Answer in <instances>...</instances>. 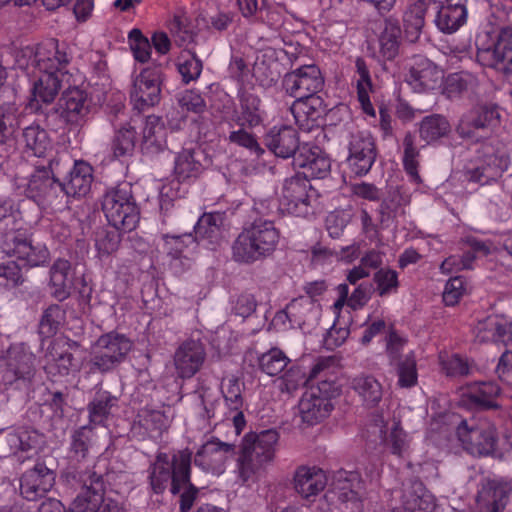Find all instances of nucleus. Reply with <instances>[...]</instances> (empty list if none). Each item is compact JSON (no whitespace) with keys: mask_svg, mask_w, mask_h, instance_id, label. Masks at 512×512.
<instances>
[{"mask_svg":"<svg viewBox=\"0 0 512 512\" xmlns=\"http://www.w3.org/2000/svg\"><path fill=\"white\" fill-rule=\"evenodd\" d=\"M234 454V446L217 439L207 440L196 452L194 463L207 473L223 474Z\"/></svg>","mask_w":512,"mask_h":512,"instance_id":"obj_17","label":"nucleus"},{"mask_svg":"<svg viewBox=\"0 0 512 512\" xmlns=\"http://www.w3.org/2000/svg\"><path fill=\"white\" fill-rule=\"evenodd\" d=\"M163 249L166 252L167 265L170 270L181 275L192 267L194 253L197 247L196 240L191 234L182 236H163Z\"/></svg>","mask_w":512,"mask_h":512,"instance_id":"obj_16","label":"nucleus"},{"mask_svg":"<svg viewBox=\"0 0 512 512\" xmlns=\"http://www.w3.org/2000/svg\"><path fill=\"white\" fill-rule=\"evenodd\" d=\"M267 147L278 157L289 158L294 155L298 146L296 131L290 126L273 127L266 135Z\"/></svg>","mask_w":512,"mask_h":512,"instance_id":"obj_37","label":"nucleus"},{"mask_svg":"<svg viewBox=\"0 0 512 512\" xmlns=\"http://www.w3.org/2000/svg\"><path fill=\"white\" fill-rule=\"evenodd\" d=\"M284 86L294 97L316 95L323 86V78L316 65H304L286 74Z\"/></svg>","mask_w":512,"mask_h":512,"instance_id":"obj_22","label":"nucleus"},{"mask_svg":"<svg viewBox=\"0 0 512 512\" xmlns=\"http://www.w3.org/2000/svg\"><path fill=\"white\" fill-rule=\"evenodd\" d=\"M467 14V9L464 4L452 3L450 0H445L438 3V10L434 22L441 32L452 34L466 23Z\"/></svg>","mask_w":512,"mask_h":512,"instance_id":"obj_34","label":"nucleus"},{"mask_svg":"<svg viewBox=\"0 0 512 512\" xmlns=\"http://www.w3.org/2000/svg\"><path fill=\"white\" fill-rule=\"evenodd\" d=\"M293 485L302 498L309 499L325 489L327 476L324 470L317 466H300L294 473Z\"/></svg>","mask_w":512,"mask_h":512,"instance_id":"obj_33","label":"nucleus"},{"mask_svg":"<svg viewBox=\"0 0 512 512\" xmlns=\"http://www.w3.org/2000/svg\"><path fill=\"white\" fill-rule=\"evenodd\" d=\"M480 341H493L505 345L512 344V320L500 314L489 315L478 322L475 328Z\"/></svg>","mask_w":512,"mask_h":512,"instance_id":"obj_30","label":"nucleus"},{"mask_svg":"<svg viewBox=\"0 0 512 512\" xmlns=\"http://www.w3.org/2000/svg\"><path fill=\"white\" fill-rule=\"evenodd\" d=\"M279 435L266 430L258 435H246L236 460L235 473L245 485L257 483L275 457Z\"/></svg>","mask_w":512,"mask_h":512,"instance_id":"obj_3","label":"nucleus"},{"mask_svg":"<svg viewBox=\"0 0 512 512\" xmlns=\"http://www.w3.org/2000/svg\"><path fill=\"white\" fill-rule=\"evenodd\" d=\"M396 367L398 381L397 384L401 388H410L417 384L418 373L416 359L413 352L407 353L402 360L394 363Z\"/></svg>","mask_w":512,"mask_h":512,"instance_id":"obj_51","label":"nucleus"},{"mask_svg":"<svg viewBox=\"0 0 512 512\" xmlns=\"http://www.w3.org/2000/svg\"><path fill=\"white\" fill-rule=\"evenodd\" d=\"M294 165L301 169L302 178H324L331 169V162L328 156L319 148L303 144L299 147L294 156Z\"/></svg>","mask_w":512,"mask_h":512,"instance_id":"obj_23","label":"nucleus"},{"mask_svg":"<svg viewBox=\"0 0 512 512\" xmlns=\"http://www.w3.org/2000/svg\"><path fill=\"white\" fill-rule=\"evenodd\" d=\"M161 71L158 67H147L134 78L130 93L131 103L138 111L154 107L161 97Z\"/></svg>","mask_w":512,"mask_h":512,"instance_id":"obj_13","label":"nucleus"},{"mask_svg":"<svg viewBox=\"0 0 512 512\" xmlns=\"http://www.w3.org/2000/svg\"><path fill=\"white\" fill-rule=\"evenodd\" d=\"M178 71L183 80L188 83L197 79L202 71V63L190 52L182 53L178 60Z\"/></svg>","mask_w":512,"mask_h":512,"instance_id":"obj_61","label":"nucleus"},{"mask_svg":"<svg viewBox=\"0 0 512 512\" xmlns=\"http://www.w3.org/2000/svg\"><path fill=\"white\" fill-rule=\"evenodd\" d=\"M139 142L137 120L132 119L116 129L110 144L113 157L116 159L130 158L133 156Z\"/></svg>","mask_w":512,"mask_h":512,"instance_id":"obj_35","label":"nucleus"},{"mask_svg":"<svg viewBox=\"0 0 512 512\" xmlns=\"http://www.w3.org/2000/svg\"><path fill=\"white\" fill-rule=\"evenodd\" d=\"M205 359V351L198 341H187L175 352L174 366L182 378H190L201 368Z\"/></svg>","mask_w":512,"mask_h":512,"instance_id":"obj_32","label":"nucleus"},{"mask_svg":"<svg viewBox=\"0 0 512 512\" xmlns=\"http://www.w3.org/2000/svg\"><path fill=\"white\" fill-rule=\"evenodd\" d=\"M50 168L51 171L45 168L36 170L27 186L28 197L33 198L43 207L51 206L62 193L61 184L55 180L59 171L54 163L51 164Z\"/></svg>","mask_w":512,"mask_h":512,"instance_id":"obj_20","label":"nucleus"},{"mask_svg":"<svg viewBox=\"0 0 512 512\" xmlns=\"http://www.w3.org/2000/svg\"><path fill=\"white\" fill-rule=\"evenodd\" d=\"M356 80L358 100L363 111L372 117H375V110L370 102V93L372 91V82L366 63L358 58L356 60Z\"/></svg>","mask_w":512,"mask_h":512,"instance_id":"obj_46","label":"nucleus"},{"mask_svg":"<svg viewBox=\"0 0 512 512\" xmlns=\"http://www.w3.org/2000/svg\"><path fill=\"white\" fill-rule=\"evenodd\" d=\"M128 44L135 61L147 62L151 57V45L139 29H132L128 34Z\"/></svg>","mask_w":512,"mask_h":512,"instance_id":"obj_59","label":"nucleus"},{"mask_svg":"<svg viewBox=\"0 0 512 512\" xmlns=\"http://www.w3.org/2000/svg\"><path fill=\"white\" fill-rule=\"evenodd\" d=\"M191 452L182 450L174 454L172 463L166 454L157 456L154 462L150 482L153 490L160 493L165 490L168 482L172 481L171 492L179 493L190 479Z\"/></svg>","mask_w":512,"mask_h":512,"instance_id":"obj_6","label":"nucleus"},{"mask_svg":"<svg viewBox=\"0 0 512 512\" xmlns=\"http://www.w3.org/2000/svg\"><path fill=\"white\" fill-rule=\"evenodd\" d=\"M320 316V306L311 297L301 296L292 300L283 311L273 318V325L285 329L288 321L290 327L303 328L317 323Z\"/></svg>","mask_w":512,"mask_h":512,"instance_id":"obj_14","label":"nucleus"},{"mask_svg":"<svg viewBox=\"0 0 512 512\" xmlns=\"http://www.w3.org/2000/svg\"><path fill=\"white\" fill-rule=\"evenodd\" d=\"M104 486L100 477L91 479L72 503L68 512H123L119 504L104 500Z\"/></svg>","mask_w":512,"mask_h":512,"instance_id":"obj_19","label":"nucleus"},{"mask_svg":"<svg viewBox=\"0 0 512 512\" xmlns=\"http://www.w3.org/2000/svg\"><path fill=\"white\" fill-rule=\"evenodd\" d=\"M241 125L255 126L261 121L260 100L257 96L250 93L241 95Z\"/></svg>","mask_w":512,"mask_h":512,"instance_id":"obj_56","label":"nucleus"},{"mask_svg":"<svg viewBox=\"0 0 512 512\" xmlns=\"http://www.w3.org/2000/svg\"><path fill=\"white\" fill-rule=\"evenodd\" d=\"M439 361L442 369L446 372L447 375H465L469 371V365L467 361L456 354L441 352L439 354Z\"/></svg>","mask_w":512,"mask_h":512,"instance_id":"obj_64","label":"nucleus"},{"mask_svg":"<svg viewBox=\"0 0 512 512\" xmlns=\"http://www.w3.org/2000/svg\"><path fill=\"white\" fill-rule=\"evenodd\" d=\"M69 60L57 42L50 40L37 47H26L17 58V64L31 76L34 101L51 103L65 85H71L73 75L68 70ZM73 82H75L73 80Z\"/></svg>","mask_w":512,"mask_h":512,"instance_id":"obj_1","label":"nucleus"},{"mask_svg":"<svg viewBox=\"0 0 512 512\" xmlns=\"http://www.w3.org/2000/svg\"><path fill=\"white\" fill-rule=\"evenodd\" d=\"M4 224L6 232L18 231L25 223L18 206L8 198L0 197V225Z\"/></svg>","mask_w":512,"mask_h":512,"instance_id":"obj_54","label":"nucleus"},{"mask_svg":"<svg viewBox=\"0 0 512 512\" xmlns=\"http://www.w3.org/2000/svg\"><path fill=\"white\" fill-rule=\"evenodd\" d=\"M211 165V160L200 149H183L174 160V176L178 182L196 180Z\"/></svg>","mask_w":512,"mask_h":512,"instance_id":"obj_26","label":"nucleus"},{"mask_svg":"<svg viewBox=\"0 0 512 512\" xmlns=\"http://www.w3.org/2000/svg\"><path fill=\"white\" fill-rule=\"evenodd\" d=\"M510 165L507 146L501 142H487L481 145L475 166L468 172L471 181L482 185L499 179Z\"/></svg>","mask_w":512,"mask_h":512,"instance_id":"obj_8","label":"nucleus"},{"mask_svg":"<svg viewBox=\"0 0 512 512\" xmlns=\"http://www.w3.org/2000/svg\"><path fill=\"white\" fill-rule=\"evenodd\" d=\"M451 130L447 119L440 115L426 117L420 126V136L427 143L437 141Z\"/></svg>","mask_w":512,"mask_h":512,"instance_id":"obj_50","label":"nucleus"},{"mask_svg":"<svg viewBox=\"0 0 512 512\" xmlns=\"http://www.w3.org/2000/svg\"><path fill=\"white\" fill-rule=\"evenodd\" d=\"M92 180V167L84 161H76L68 179L61 184L62 193L84 196L90 191Z\"/></svg>","mask_w":512,"mask_h":512,"instance_id":"obj_40","label":"nucleus"},{"mask_svg":"<svg viewBox=\"0 0 512 512\" xmlns=\"http://www.w3.org/2000/svg\"><path fill=\"white\" fill-rule=\"evenodd\" d=\"M499 112L495 107L480 106L465 113L457 126L458 134L467 140L477 137V131L498 123Z\"/></svg>","mask_w":512,"mask_h":512,"instance_id":"obj_27","label":"nucleus"},{"mask_svg":"<svg viewBox=\"0 0 512 512\" xmlns=\"http://www.w3.org/2000/svg\"><path fill=\"white\" fill-rule=\"evenodd\" d=\"M443 80V70L425 57L416 56L408 64L405 81L415 92L440 89Z\"/></svg>","mask_w":512,"mask_h":512,"instance_id":"obj_15","label":"nucleus"},{"mask_svg":"<svg viewBox=\"0 0 512 512\" xmlns=\"http://www.w3.org/2000/svg\"><path fill=\"white\" fill-rule=\"evenodd\" d=\"M84 354L76 342L57 337L48 347L45 369L52 375H68L82 367Z\"/></svg>","mask_w":512,"mask_h":512,"instance_id":"obj_12","label":"nucleus"},{"mask_svg":"<svg viewBox=\"0 0 512 512\" xmlns=\"http://www.w3.org/2000/svg\"><path fill=\"white\" fill-rule=\"evenodd\" d=\"M279 241V233L270 221H255L244 229L233 245L237 262L251 263L272 253Z\"/></svg>","mask_w":512,"mask_h":512,"instance_id":"obj_4","label":"nucleus"},{"mask_svg":"<svg viewBox=\"0 0 512 512\" xmlns=\"http://www.w3.org/2000/svg\"><path fill=\"white\" fill-rule=\"evenodd\" d=\"M427 4L423 0L412 2L404 13L405 36L410 42L419 39L425 23Z\"/></svg>","mask_w":512,"mask_h":512,"instance_id":"obj_45","label":"nucleus"},{"mask_svg":"<svg viewBox=\"0 0 512 512\" xmlns=\"http://www.w3.org/2000/svg\"><path fill=\"white\" fill-rule=\"evenodd\" d=\"M500 394V388L497 383L475 382L462 387L459 391V404L473 408H492L497 406V398Z\"/></svg>","mask_w":512,"mask_h":512,"instance_id":"obj_25","label":"nucleus"},{"mask_svg":"<svg viewBox=\"0 0 512 512\" xmlns=\"http://www.w3.org/2000/svg\"><path fill=\"white\" fill-rule=\"evenodd\" d=\"M0 248L5 255L14 258L25 268L44 266L50 260L47 246L33 242L25 225L18 231L5 232Z\"/></svg>","mask_w":512,"mask_h":512,"instance_id":"obj_7","label":"nucleus"},{"mask_svg":"<svg viewBox=\"0 0 512 512\" xmlns=\"http://www.w3.org/2000/svg\"><path fill=\"white\" fill-rule=\"evenodd\" d=\"M510 486L504 482L491 481L479 491L477 502L481 509L488 512H499L508 500Z\"/></svg>","mask_w":512,"mask_h":512,"instance_id":"obj_41","label":"nucleus"},{"mask_svg":"<svg viewBox=\"0 0 512 512\" xmlns=\"http://www.w3.org/2000/svg\"><path fill=\"white\" fill-rule=\"evenodd\" d=\"M23 138L27 149L33 155L42 157L51 149L52 143L47 132L39 125H31L24 130Z\"/></svg>","mask_w":512,"mask_h":512,"instance_id":"obj_48","label":"nucleus"},{"mask_svg":"<svg viewBox=\"0 0 512 512\" xmlns=\"http://www.w3.org/2000/svg\"><path fill=\"white\" fill-rule=\"evenodd\" d=\"M120 244V236L116 232H100L97 234L95 247L97 257L105 259L116 252Z\"/></svg>","mask_w":512,"mask_h":512,"instance_id":"obj_63","label":"nucleus"},{"mask_svg":"<svg viewBox=\"0 0 512 512\" xmlns=\"http://www.w3.org/2000/svg\"><path fill=\"white\" fill-rule=\"evenodd\" d=\"M102 208L108 222L119 231L130 232L139 222V210L128 188L108 191Z\"/></svg>","mask_w":512,"mask_h":512,"instance_id":"obj_10","label":"nucleus"},{"mask_svg":"<svg viewBox=\"0 0 512 512\" xmlns=\"http://www.w3.org/2000/svg\"><path fill=\"white\" fill-rule=\"evenodd\" d=\"M54 473L44 464L38 463L34 469L27 471L21 478L20 491L29 501L36 500L48 492L54 485Z\"/></svg>","mask_w":512,"mask_h":512,"instance_id":"obj_31","label":"nucleus"},{"mask_svg":"<svg viewBox=\"0 0 512 512\" xmlns=\"http://www.w3.org/2000/svg\"><path fill=\"white\" fill-rule=\"evenodd\" d=\"M476 46L483 66L512 71V27L480 31Z\"/></svg>","mask_w":512,"mask_h":512,"instance_id":"obj_5","label":"nucleus"},{"mask_svg":"<svg viewBox=\"0 0 512 512\" xmlns=\"http://www.w3.org/2000/svg\"><path fill=\"white\" fill-rule=\"evenodd\" d=\"M75 271L69 261L57 260L50 271L52 293L58 300L66 299L74 286Z\"/></svg>","mask_w":512,"mask_h":512,"instance_id":"obj_42","label":"nucleus"},{"mask_svg":"<svg viewBox=\"0 0 512 512\" xmlns=\"http://www.w3.org/2000/svg\"><path fill=\"white\" fill-rule=\"evenodd\" d=\"M116 402L117 398L111 396L108 392L98 393L89 406L91 422L95 424L103 423Z\"/></svg>","mask_w":512,"mask_h":512,"instance_id":"obj_55","label":"nucleus"},{"mask_svg":"<svg viewBox=\"0 0 512 512\" xmlns=\"http://www.w3.org/2000/svg\"><path fill=\"white\" fill-rule=\"evenodd\" d=\"M19 125L17 108L13 104L0 106V142L12 136Z\"/></svg>","mask_w":512,"mask_h":512,"instance_id":"obj_60","label":"nucleus"},{"mask_svg":"<svg viewBox=\"0 0 512 512\" xmlns=\"http://www.w3.org/2000/svg\"><path fill=\"white\" fill-rule=\"evenodd\" d=\"M223 216L220 213H206L200 217L195 225V233L201 239L217 238L220 234V226Z\"/></svg>","mask_w":512,"mask_h":512,"instance_id":"obj_57","label":"nucleus"},{"mask_svg":"<svg viewBox=\"0 0 512 512\" xmlns=\"http://www.w3.org/2000/svg\"><path fill=\"white\" fill-rule=\"evenodd\" d=\"M132 342L122 334L107 333L97 339L91 349V370L110 371L124 361Z\"/></svg>","mask_w":512,"mask_h":512,"instance_id":"obj_11","label":"nucleus"},{"mask_svg":"<svg viewBox=\"0 0 512 512\" xmlns=\"http://www.w3.org/2000/svg\"><path fill=\"white\" fill-rule=\"evenodd\" d=\"M139 146L145 154H158L167 149V129L159 116H147L142 122Z\"/></svg>","mask_w":512,"mask_h":512,"instance_id":"obj_29","label":"nucleus"},{"mask_svg":"<svg viewBox=\"0 0 512 512\" xmlns=\"http://www.w3.org/2000/svg\"><path fill=\"white\" fill-rule=\"evenodd\" d=\"M428 441L451 448L456 440L460 446L473 455H490L498 450L499 438L495 426L485 418L462 419L454 413L433 417L428 425Z\"/></svg>","mask_w":512,"mask_h":512,"instance_id":"obj_2","label":"nucleus"},{"mask_svg":"<svg viewBox=\"0 0 512 512\" xmlns=\"http://www.w3.org/2000/svg\"><path fill=\"white\" fill-rule=\"evenodd\" d=\"M488 248L480 242H474L470 245L469 249L464 253L463 256H450L446 258L440 269L443 273H454L463 269L473 268V262L480 256L487 255Z\"/></svg>","mask_w":512,"mask_h":512,"instance_id":"obj_44","label":"nucleus"},{"mask_svg":"<svg viewBox=\"0 0 512 512\" xmlns=\"http://www.w3.org/2000/svg\"><path fill=\"white\" fill-rule=\"evenodd\" d=\"M383 444L390 453L401 457L409 449L410 436L398 423H394L389 432L383 437Z\"/></svg>","mask_w":512,"mask_h":512,"instance_id":"obj_52","label":"nucleus"},{"mask_svg":"<svg viewBox=\"0 0 512 512\" xmlns=\"http://www.w3.org/2000/svg\"><path fill=\"white\" fill-rule=\"evenodd\" d=\"M352 387L368 406L377 404L382 398V385L372 376L354 378Z\"/></svg>","mask_w":512,"mask_h":512,"instance_id":"obj_47","label":"nucleus"},{"mask_svg":"<svg viewBox=\"0 0 512 512\" xmlns=\"http://www.w3.org/2000/svg\"><path fill=\"white\" fill-rule=\"evenodd\" d=\"M318 193L308 179L299 175L284 181L279 193V206L283 212L306 217L314 212Z\"/></svg>","mask_w":512,"mask_h":512,"instance_id":"obj_9","label":"nucleus"},{"mask_svg":"<svg viewBox=\"0 0 512 512\" xmlns=\"http://www.w3.org/2000/svg\"><path fill=\"white\" fill-rule=\"evenodd\" d=\"M31 364L32 354L24 344L11 345L5 356L0 359L3 381L12 383L16 379L28 374Z\"/></svg>","mask_w":512,"mask_h":512,"instance_id":"obj_28","label":"nucleus"},{"mask_svg":"<svg viewBox=\"0 0 512 512\" xmlns=\"http://www.w3.org/2000/svg\"><path fill=\"white\" fill-rule=\"evenodd\" d=\"M332 408V403L326 398L306 390L299 402V415L303 422L313 425L326 418Z\"/></svg>","mask_w":512,"mask_h":512,"instance_id":"obj_39","label":"nucleus"},{"mask_svg":"<svg viewBox=\"0 0 512 512\" xmlns=\"http://www.w3.org/2000/svg\"><path fill=\"white\" fill-rule=\"evenodd\" d=\"M475 83L474 77L466 72L453 73L443 80L440 88L449 98H453L471 88Z\"/></svg>","mask_w":512,"mask_h":512,"instance_id":"obj_53","label":"nucleus"},{"mask_svg":"<svg viewBox=\"0 0 512 512\" xmlns=\"http://www.w3.org/2000/svg\"><path fill=\"white\" fill-rule=\"evenodd\" d=\"M290 363V359L279 348H271L258 357V365L260 370L269 375L276 376L284 371Z\"/></svg>","mask_w":512,"mask_h":512,"instance_id":"obj_49","label":"nucleus"},{"mask_svg":"<svg viewBox=\"0 0 512 512\" xmlns=\"http://www.w3.org/2000/svg\"><path fill=\"white\" fill-rule=\"evenodd\" d=\"M400 28L388 21L380 38L381 53L387 59H393L399 48Z\"/></svg>","mask_w":512,"mask_h":512,"instance_id":"obj_58","label":"nucleus"},{"mask_svg":"<svg viewBox=\"0 0 512 512\" xmlns=\"http://www.w3.org/2000/svg\"><path fill=\"white\" fill-rule=\"evenodd\" d=\"M347 163L352 173L365 175L371 169L375 158V143L368 131L352 133L348 144Z\"/></svg>","mask_w":512,"mask_h":512,"instance_id":"obj_18","label":"nucleus"},{"mask_svg":"<svg viewBox=\"0 0 512 512\" xmlns=\"http://www.w3.org/2000/svg\"><path fill=\"white\" fill-rule=\"evenodd\" d=\"M324 111L323 100L317 95L297 97L291 106L296 123L303 129H311Z\"/></svg>","mask_w":512,"mask_h":512,"instance_id":"obj_36","label":"nucleus"},{"mask_svg":"<svg viewBox=\"0 0 512 512\" xmlns=\"http://www.w3.org/2000/svg\"><path fill=\"white\" fill-rule=\"evenodd\" d=\"M222 393L230 410H238L242 407V384L234 377L223 380Z\"/></svg>","mask_w":512,"mask_h":512,"instance_id":"obj_62","label":"nucleus"},{"mask_svg":"<svg viewBox=\"0 0 512 512\" xmlns=\"http://www.w3.org/2000/svg\"><path fill=\"white\" fill-rule=\"evenodd\" d=\"M7 442L19 459L31 458L38 453L42 435L29 428H19L8 434Z\"/></svg>","mask_w":512,"mask_h":512,"instance_id":"obj_38","label":"nucleus"},{"mask_svg":"<svg viewBox=\"0 0 512 512\" xmlns=\"http://www.w3.org/2000/svg\"><path fill=\"white\" fill-rule=\"evenodd\" d=\"M405 512H434L436 502L433 495L421 483H415L411 491H406L403 498ZM393 512H401L393 510Z\"/></svg>","mask_w":512,"mask_h":512,"instance_id":"obj_43","label":"nucleus"},{"mask_svg":"<svg viewBox=\"0 0 512 512\" xmlns=\"http://www.w3.org/2000/svg\"><path fill=\"white\" fill-rule=\"evenodd\" d=\"M332 490L349 512H363L361 494L363 482L356 471H337L333 476Z\"/></svg>","mask_w":512,"mask_h":512,"instance_id":"obj_21","label":"nucleus"},{"mask_svg":"<svg viewBox=\"0 0 512 512\" xmlns=\"http://www.w3.org/2000/svg\"><path fill=\"white\" fill-rule=\"evenodd\" d=\"M91 108L88 95L79 88H68L59 101V114L61 118L71 125H82Z\"/></svg>","mask_w":512,"mask_h":512,"instance_id":"obj_24","label":"nucleus"}]
</instances>
